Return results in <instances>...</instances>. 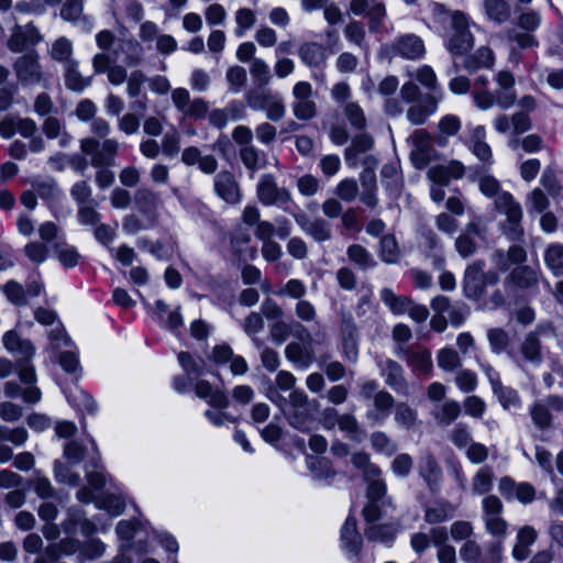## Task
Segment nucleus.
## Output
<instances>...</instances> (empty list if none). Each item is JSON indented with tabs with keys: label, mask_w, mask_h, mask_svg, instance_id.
<instances>
[{
	"label": "nucleus",
	"mask_w": 563,
	"mask_h": 563,
	"mask_svg": "<svg viewBox=\"0 0 563 563\" xmlns=\"http://www.w3.org/2000/svg\"><path fill=\"white\" fill-rule=\"evenodd\" d=\"M143 529L144 525L137 520H121L115 527L119 538L126 541L132 540Z\"/></svg>",
	"instance_id": "69168bd1"
},
{
	"label": "nucleus",
	"mask_w": 563,
	"mask_h": 563,
	"mask_svg": "<svg viewBox=\"0 0 563 563\" xmlns=\"http://www.w3.org/2000/svg\"><path fill=\"white\" fill-rule=\"evenodd\" d=\"M495 207L506 214V221L515 222L522 220L521 206L515 201L512 195L507 191L500 192L497 196Z\"/></svg>",
	"instance_id": "c85d7f7f"
},
{
	"label": "nucleus",
	"mask_w": 563,
	"mask_h": 563,
	"mask_svg": "<svg viewBox=\"0 0 563 563\" xmlns=\"http://www.w3.org/2000/svg\"><path fill=\"white\" fill-rule=\"evenodd\" d=\"M307 464L312 478L316 481L332 479L335 476L330 461L324 457L310 456L307 459Z\"/></svg>",
	"instance_id": "e433bc0d"
},
{
	"label": "nucleus",
	"mask_w": 563,
	"mask_h": 563,
	"mask_svg": "<svg viewBox=\"0 0 563 563\" xmlns=\"http://www.w3.org/2000/svg\"><path fill=\"white\" fill-rule=\"evenodd\" d=\"M3 291L10 302L15 306H25L27 299L25 298V289L21 284L14 280L8 282L3 286Z\"/></svg>",
	"instance_id": "0e129e2a"
},
{
	"label": "nucleus",
	"mask_w": 563,
	"mask_h": 563,
	"mask_svg": "<svg viewBox=\"0 0 563 563\" xmlns=\"http://www.w3.org/2000/svg\"><path fill=\"white\" fill-rule=\"evenodd\" d=\"M494 472L490 466L481 467L473 477L472 488L474 494H487L493 487Z\"/></svg>",
	"instance_id": "a18cd8bd"
},
{
	"label": "nucleus",
	"mask_w": 563,
	"mask_h": 563,
	"mask_svg": "<svg viewBox=\"0 0 563 563\" xmlns=\"http://www.w3.org/2000/svg\"><path fill=\"white\" fill-rule=\"evenodd\" d=\"M398 531L399 528L395 523H373L364 529V534L368 541L390 543Z\"/></svg>",
	"instance_id": "bb28decb"
},
{
	"label": "nucleus",
	"mask_w": 563,
	"mask_h": 563,
	"mask_svg": "<svg viewBox=\"0 0 563 563\" xmlns=\"http://www.w3.org/2000/svg\"><path fill=\"white\" fill-rule=\"evenodd\" d=\"M382 181L389 191H399L401 187V175L397 163L385 164L380 170Z\"/></svg>",
	"instance_id": "49530a36"
},
{
	"label": "nucleus",
	"mask_w": 563,
	"mask_h": 563,
	"mask_svg": "<svg viewBox=\"0 0 563 563\" xmlns=\"http://www.w3.org/2000/svg\"><path fill=\"white\" fill-rule=\"evenodd\" d=\"M485 262L477 260L468 264L464 271L462 286L467 299L479 300L485 294L484 284Z\"/></svg>",
	"instance_id": "423d86ee"
},
{
	"label": "nucleus",
	"mask_w": 563,
	"mask_h": 563,
	"mask_svg": "<svg viewBox=\"0 0 563 563\" xmlns=\"http://www.w3.org/2000/svg\"><path fill=\"white\" fill-rule=\"evenodd\" d=\"M80 150L90 156V164L93 167H110L115 165L119 143L113 139H107L100 143L93 137H87L81 140Z\"/></svg>",
	"instance_id": "20e7f679"
},
{
	"label": "nucleus",
	"mask_w": 563,
	"mask_h": 563,
	"mask_svg": "<svg viewBox=\"0 0 563 563\" xmlns=\"http://www.w3.org/2000/svg\"><path fill=\"white\" fill-rule=\"evenodd\" d=\"M27 483L42 499H51L56 496V489L53 487L51 481L40 471H34Z\"/></svg>",
	"instance_id": "79ce46f5"
},
{
	"label": "nucleus",
	"mask_w": 563,
	"mask_h": 563,
	"mask_svg": "<svg viewBox=\"0 0 563 563\" xmlns=\"http://www.w3.org/2000/svg\"><path fill=\"white\" fill-rule=\"evenodd\" d=\"M256 194L258 200L265 206H284L291 201V195L288 189L278 187L272 174H265L261 177Z\"/></svg>",
	"instance_id": "39448f33"
},
{
	"label": "nucleus",
	"mask_w": 563,
	"mask_h": 563,
	"mask_svg": "<svg viewBox=\"0 0 563 563\" xmlns=\"http://www.w3.org/2000/svg\"><path fill=\"white\" fill-rule=\"evenodd\" d=\"M341 336L344 357L355 363L358 356V331L350 313L341 314Z\"/></svg>",
	"instance_id": "f8f14e48"
},
{
	"label": "nucleus",
	"mask_w": 563,
	"mask_h": 563,
	"mask_svg": "<svg viewBox=\"0 0 563 563\" xmlns=\"http://www.w3.org/2000/svg\"><path fill=\"white\" fill-rule=\"evenodd\" d=\"M438 98L432 95H426L419 103L411 106L407 111V119L416 125L423 124L428 117L437 111Z\"/></svg>",
	"instance_id": "412c9836"
},
{
	"label": "nucleus",
	"mask_w": 563,
	"mask_h": 563,
	"mask_svg": "<svg viewBox=\"0 0 563 563\" xmlns=\"http://www.w3.org/2000/svg\"><path fill=\"white\" fill-rule=\"evenodd\" d=\"M486 229L477 221L468 222L455 239V250L463 258L473 256L477 249L478 243L476 239H485Z\"/></svg>",
	"instance_id": "6e6552de"
},
{
	"label": "nucleus",
	"mask_w": 563,
	"mask_h": 563,
	"mask_svg": "<svg viewBox=\"0 0 563 563\" xmlns=\"http://www.w3.org/2000/svg\"><path fill=\"white\" fill-rule=\"evenodd\" d=\"M419 474L431 493L439 490L442 471L432 454H426L421 457L419 462Z\"/></svg>",
	"instance_id": "aec40b11"
},
{
	"label": "nucleus",
	"mask_w": 563,
	"mask_h": 563,
	"mask_svg": "<svg viewBox=\"0 0 563 563\" xmlns=\"http://www.w3.org/2000/svg\"><path fill=\"white\" fill-rule=\"evenodd\" d=\"M495 56L488 46L477 48L473 54L464 57V66L468 70L490 68L494 66Z\"/></svg>",
	"instance_id": "7c9ffc66"
},
{
	"label": "nucleus",
	"mask_w": 563,
	"mask_h": 563,
	"mask_svg": "<svg viewBox=\"0 0 563 563\" xmlns=\"http://www.w3.org/2000/svg\"><path fill=\"white\" fill-rule=\"evenodd\" d=\"M33 188L40 198L48 201L49 203L56 202L62 196V190L53 179L36 181L33 185Z\"/></svg>",
	"instance_id": "3c124183"
},
{
	"label": "nucleus",
	"mask_w": 563,
	"mask_h": 563,
	"mask_svg": "<svg viewBox=\"0 0 563 563\" xmlns=\"http://www.w3.org/2000/svg\"><path fill=\"white\" fill-rule=\"evenodd\" d=\"M55 253L62 265L67 268L75 267L80 258V255L77 252V250L73 246L67 245L66 243L56 244Z\"/></svg>",
	"instance_id": "bf43d9fd"
},
{
	"label": "nucleus",
	"mask_w": 563,
	"mask_h": 563,
	"mask_svg": "<svg viewBox=\"0 0 563 563\" xmlns=\"http://www.w3.org/2000/svg\"><path fill=\"white\" fill-rule=\"evenodd\" d=\"M134 203L137 211L146 217L148 227H154L158 218L161 199L158 194L148 188H140L134 194Z\"/></svg>",
	"instance_id": "4468645a"
},
{
	"label": "nucleus",
	"mask_w": 563,
	"mask_h": 563,
	"mask_svg": "<svg viewBox=\"0 0 563 563\" xmlns=\"http://www.w3.org/2000/svg\"><path fill=\"white\" fill-rule=\"evenodd\" d=\"M82 0H66L60 9V16L66 21L82 22L88 29L91 23L88 18L82 15Z\"/></svg>",
	"instance_id": "c03bdc74"
},
{
	"label": "nucleus",
	"mask_w": 563,
	"mask_h": 563,
	"mask_svg": "<svg viewBox=\"0 0 563 563\" xmlns=\"http://www.w3.org/2000/svg\"><path fill=\"white\" fill-rule=\"evenodd\" d=\"M380 298L395 314L405 313L411 305V299L409 297L398 296L389 288L382 289Z\"/></svg>",
	"instance_id": "a19ab883"
},
{
	"label": "nucleus",
	"mask_w": 563,
	"mask_h": 563,
	"mask_svg": "<svg viewBox=\"0 0 563 563\" xmlns=\"http://www.w3.org/2000/svg\"><path fill=\"white\" fill-rule=\"evenodd\" d=\"M48 339L49 344L47 349L54 354H57L62 347L70 346L73 344L60 322H58L57 325L48 332Z\"/></svg>",
	"instance_id": "09e8293b"
},
{
	"label": "nucleus",
	"mask_w": 563,
	"mask_h": 563,
	"mask_svg": "<svg viewBox=\"0 0 563 563\" xmlns=\"http://www.w3.org/2000/svg\"><path fill=\"white\" fill-rule=\"evenodd\" d=\"M380 260L387 264H396L400 260V249L393 234L382 236L379 242Z\"/></svg>",
	"instance_id": "c9c22d12"
},
{
	"label": "nucleus",
	"mask_w": 563,
	"mask_h": 563,
	"mask_svg": "<svg viewBox=\"0 0 563 563\" xmlns=\"http://www.w3.org/2000/svg\"><path fill=\"white\" fill-rule=\"evenodd\" d=\"M366 16L369 19V31L377 32L386 16L385 4L382 1H372Z\"/></svg>",
	"instance_id": "680f3d73"
},
{
	"label": "nucleus",
	"mask_w": 563,
	"mask_h": 563,
	"mask_svg": "<svg viewBox=\"0 0 563 563\" xmlns=\"http://www.w3.org/2000/svg\"><path fill=\"white\" fill-rule=\"evenodd\" d=\"M195 394L211 408H229L230 399L223 389L213 387L208 380L200 379L195 384Z\"/></svg>",
	"instance_id": "f3484780"
},
{
	"label": "nucleus",
	"mask_w": 563,
	"mask_h": 563,
	"mask_svg": "<svg viewBox=\"0 0 563 563\" xmlns=\"http://www.w3.org/2000/svg\"><path fill=\"white\" fill-rule=\"evenodd\" d=\"M474 45L470 19L462 11H453L450 18L448 49L453 56H464Z\"/></svg>",
	"instance_id": "7ed1b4c3"
},
{
	"label": "nucleus",
	"mask_w": 563,
	"mask_h": 563,
	"mask_svg": "<svg viewBox=\"0 0 563 563\" xmlns=\"http://www.w3.org/2000/svg\"><path fill=\"white\" fill-rule=\"evenodd\" d=\"M538 274L530 266H518L514 268L505 278V286L517 287L521 289L531 288L538 285Z\"/></svg>",
	"instance_id": "5701e85b"
},
{
	"label": "nucleus",
	"mask_w": 563,
	"mask_h": 563,
	"mask_svg": "<svg viewBox=\"0 0 563 563\" xmlns=\"http://www.w3.org/2000/svg\"><path fill=\"white\" fill-rule=\"evenodd\" d=\"M232 140L240 146L239 157L247 170L254 174L266 167V154L253 145V132L249 126L238 125L232 131Z\"/></svg>",
	"instance_id": "f03ea898"
},
{
	"label": "nucleus",
	"mask_w": 563,
	"mask_h": 563,
	"mask_svg": "<svg viewBox=\"0 0 563 563\" xmlns=\"http://www.w3.org/2000/svg\"><path fill=\"white\" fill-rule=\"evenodd\" d=\"M2 342L4 347L10 353L16 355L19 360H31L34 355L35 349L31 341L20 338L14 330L5 332L2 338Z\"/></svg>",
	"instance_id": "4be33fe9"
},
{
	"label": "nucleus",
	"mask_w": 563,
	"mask_h": 563,
	"mask_svg": "<svg viewBox=\"0 0 563 563\" xmlns=\"http://www.w3.org/2000/svg\"><path fill=\"white\" fill-rule=\"evenodd\" d=\"M262 108L258 110H265L267 119L278 122L285 115V106L282 101V98L277 95H273L267 101L262 103Z\"/></svg>",
	"instance_id": "6e6d98bb"
},
{
	"label": "nucleus",
	"mask_w": 563,
	"mask_h": 563,
	"mask_svg": "<svg viewBox=\"0 0 563 563\" xmlns=\"http://www.w3.org/2000/svg\"><path fill=\"white\" fill-rule=\"evenodd\" d=\"M178 361L181 365L184 372L188 377H192L194 379L201 376L203 372V361H196L192 355L188 352H180L178 354Z\"/></svg>",
	"instance_id": "4d7b16f0"
},
{
	"label": "nucleus",
	"mask_w": 563,
	"mask_h": 563,
	"mask_svg": "<svg viewBox=\"0 0 563 563\" xmlns=\"http://www.w3.org/2000/svg\"><path fill=\"white\" fill-rule=\"evenodd\" d=\"M294 219L299 228L316 242H325L332 238L331 224L322 218H310L306 213H296Z\"/></svg>",
	"instance_id": "ddd939ff"
},
{
	"label": "nucleus",
	"mask_w": 563,
	"mask_h": 563,
	"mask_svg": "<svg viewBox=\"0 0 563 563\" xmlns=\"http://www.w3.org/2000/svg\"><path fill=\"white\" fill-rule=\"evenodd\" d=\"M544 262L555 276L563 275V245L553 243L544 252Z\"/></svg>",
	"instance_id": "37998d69"
},
{
	"label": "nucleus",
	"mask_w": 563,
	"mask_h": 563,
	"mask_svg": "<svg viewBox=\"0 0 563 563\" xmlns=\"http://www.w3.org/2000/svg\"><path fill=\"white\" fill-rule=\"evenodd\" d=\"M282 411L288 423L301 431L308 432L313 422L312 402L308 396L300 389L290 391L288 399L283 398L279 404Z\"/></svg>",
	"instance_id": "f257e3e1"
},
{
	"label": "nucleus",
	"mask_w": 563,
	"mask_h": 563,
	"mask_svg": "<svg viewBox=\"0 0 563 563\" xmlns=\"http://www.w3.org/2000/svg\"><path fill=\"white\" fill-rule=\"evenodd\" d=\"M294 97L296 101L292 104V111L297 119L308 121L316 117L317 106L311 100V86L308 82L300 81L294 87Z\"/></svg>",
	"instance_id": "9d476101"
},
{
	"label": "nucleus",
	"mask_w": 563,
	"mask_h": 563,
	"mask_svg": "<svg viewBox=\"0 0 563 563\" xmlns=\"http://www.w3.org/2000/svg\"><path fill=\"white\" fill-rule=\"evenodd\" d=\"M487 339L493 352L497 354L506 351L510 342L508 333L501 328H493L488 330Z\"/></svg>",
	"instance_id": "052dcab7"
},
{
	"label": "nucleus",
	"mask_w": 563,
	"mask_h": 563,
	"mask_svg": "<svg viewBox=\"0 0 563 563\" xmlns=\"http://www.w3.org/2000/svg\"><path fill=\"white\" fill-rule=\"evenodd\" d=\"M121 55L119 58L128 67L136 66L143 56V48L135 40L122 41L120 44Z\"/></svg>",
	"instance_id": "f704fd0d"
},
{
	"label": "nucleus",
	"mask_w": 563,
	"mask_h": 563,
	"mask_svg": "<svg viewBox=\"0 0 563 563\" xmlns=\"http://www.w3.org/2000/svg\"><path fill=\"white\" fill-rule=\"evenodd\" d=\"M396 354L402 357L409 366L419 371L421 374H429L432 369L431 353L419 346H398Z\"/></svg>",
	"instance_id": "2eb2a0df"
},
{
	"label": "nucleus",
	"mask_w": 563,
	"mask_h": 563,
	"mask_svg": "<svg viewBox=\"0 0 563 563\" xmlns=\"http://www.w3.org/2000/svg\"><path fill=\"white\" fill-rule=\"evenodd\" d=\"M455 507L448 500L440 499L426 506L424 521L429 525L441 523L454 516Z\"/></svg>",
	"instance_id": "393cba45"
},
{
	"label": "nucleus",
	"mask_w": 563,
	"mask_h": 563,
	"mask_svg": "<svg viewBox=\"0 0 563 563\" xmlns=\"http://www.w3.org/2000/svg\"><path fill=\"white\" fill-rule=\"evenodd\" d=\"M54 476L60 484L78 486L80 483L79 474L71 472L69 466L60 461H55L54 463Z\"/></svg>",
	"instance_id": "13d9d810"
},
{
	"label": "nucleus",
	"mask_w": 563,
	"mask_h": 563,
	"mask_svg": "<svg viewBox=\"0 0 563 563\" xmlns=\"http://www.w3.org/2000/svg\"><path fill=\"white\" fill-rule=\"evenodd\" d=\"M347 258L350 262L358 266L361 269L373 268L376 265V261L372 254L361 244H352L346 251Z\"/></svg>",
	"instance_id": "58836bf2"
},
{
	"label": "nucleus",
	"mask_w": 563,
	"mask_h": 563,
	"mask_svg": "<svg viewBox=\"0 0 563 563\" xmlns=\"http://www.w3.org/2000/svg\"><path fill=\"white\" fill-rule=\"evenodd\" d=\"M269 77L266 73H252V86L250 87L246 101L252 109L262 108V103L273 96L267 88Z\"/></svg>",
	"instance_id": "a211bd4d"
},
{
	"label": "nucleus",
	"mask_w": 563,
	"mask_h": 563,
	"mask_svg": "<svg viewBox=\"0 0 563 563\" xmlns=\"http://www.w3.org/2000/svg\"><path fill=\"white\" fill-rule=\"evenodd\" d=\"M485 129L484 126H477L472 135V152L483 163L489 165L492 161L490 146L484 142Z\"/></svg>",
	"instance_id": "ea45409f"
},
{
	"label": "nucleus",
	"mask_w": 563,
	"mask_h": 563,
	"mask_svg": "<svg viewBox=\"0 0 563 563\" xmlns=\"http://www.w3.org/2000/svg\"><path fill=\"white\" fill-rule=\"evenodd\" d=\"M487 18L496 23L506 22L511 14L510 5L506 0H483Z\"/></svg>",
	"instance_id": "72a5a7b5"
},
{
	"label": "nucleus",
	"mask_w": 563,
	"mask_h": 563,
	"mask_svg": "<svg viewBox=\"0 0 563 563\" xmlns=\"http://www.w3.org/2000/svg\"><path fill=\"white\" fill-rule=\"evenodd\" d=\"M341 542L343 548L354 558H358L362 550V536L357 530L354 517H347L341 529Z\"/></svg>",
	"instance_id": "6ab92c4d"
},
{
	"label": "nucleus",
	"mask_w": 563,
	"mask_h": 563,
	"mask_svg": "<svg viewBox=\"0 0 563 563\" xmlns=\"http://www.w3.org/2000/svg\"><path fill=\"white\" fill-rule=\"evenodd\" d=\"M374 141L368 134H358L349 147L345 148L344 157L346 163L355 167L357 165L358 154L366 153L373 147Z\"/></svg>",
	"instance_id": "c756f323"
},
{
	"label": "nucleus",
	"mask_w": 563,
	"mask_h": 563,
	"mask_svg": "<svg viewBox=\"0 0 563 563\" xmlns=\"http://www.w3.org/2000/svg\"><path fill=\"white\" fill-rule=\"evenodd\" d=\"M51 55L56 60L65 62L67 70H75V68L78 67V63L70 59L71 43L65 37H60L54 42Z\"/></svg>",
	"instance_id": "4c0bfd02"
},
{
	"label": "nucleus",
	"mask_w": 563,
	"mask_h": 563,
	"mask_svg": "<svg viewBox=\"0 0 563 563\" xmlns=\"http://www.w3.org/2000/svg\"><path fill=\"white\" fill-rule=\"evenodd\" d=\"M373 405L374 410L368 411L366 417L374 422H382L394 407L395 398L390 393L380 389L379 393L375 395Z\"/></svg>",
	"instance_id": "a878e982"
},
{
	"label": "nucleus",
	"mask_w": 563,
	"mask_h": 563,
	"mask_svg": "<svg viewBox=\"0 0 563 563\" xmlns=\"http://www.w3.org/2000/svg\"><path fill=\"white\" fill-rule=\"evenodd\" d=\"M413 150L410 153L412 164L418 169H423L432 159L434 150L431 145V135L427 130H416L410 136Z\"/></svg>",
	"instance_id": "1a4fd4ad"
},
{
	"label": "nucleus",
	"mask_w": 563,
	"mask_h": 563,
	"mask_svg": "<svg viewBox=\"0 0 563 563\" xmlns=\"http://www.w3.org/2000/svg\"><path fill=\"white\" fill-rule=\"evenodd\" d=\"M533 423L539 429H548L551 426V413L543 402H536L530 409Z\"/></svg>",
	"instance_id": "774afa93"
},
{
	"label": "nucleus",
	"mask_w": 563,
	"mask_h": 563,
	"mask_svg": "<svg viewBox=\"0 0 563 563\" xmlns=\"http://www.w3.org/2000/svg\"><path fill=\"white\" fill-rule=\"evenodd\" d=\"M214 190L225 202L234 205L241 199V192L234 175L229 170H222L214 177Z\"/></svg>",
	"instance_id": "dca6fc26"
},
{
	"label": "nucleus",
	"mask_w": 563,
	"mask_h": 563,
	"mask_svg": "<svg viewBox=\"0 0 563 563\" xmlns=\"http://www.w3.org/2000/svg\"><path fill=\"white\" fill-rule=\"evenodd\" d=\"M339 429L346 433L347 437L354 441H361L364 432L353 413H341Z\"/></svg>",
	"instance_id": "8fccbe9b"
},
{
	"label": "nucleus",
	"mask_w": 563,
	"mask_h": 563,
	"mask_svg": "<svg viewBox=\"0 0 563 563\" xmlns=\"http://www.w3.org/2000/svg\"><path fill=\"white\" fill-rule=\"evenodd\" d=\"M494 79L498 82L500 88L506 90L496 97L497 104L504 109L511 107L516 101V95L508 91L515 84L511 73H496Z\"/></svg>",
	"instance_id": "473e14b6"
},
{
	"label": "nucleus",
	"mask_w": 563,
	"mask_h": 563,
	"mask_svg": "<svg viewBox=\"0 0 563 563\" xmlns=\"http://www.w3.org/2000/svg\"><path fill=\"white\" fill-rule=\"evenodd\" d=\"M460 404L454 400H448L442 405L440 412L435 415V419L441 424L449 426L460 416Z\"/></svg>",
	"instance_id": "338daca9"
},
{
	"label": "nucleus",
	"mask_w": 563,
	"mask_h": 563,
	"mask_svg": "<svg viewBox=\"0 0 563 563\" xmlns=\"http://www.w3.org/2000/svg\"><path fill=\"white\" fill-rule=\"evenodd\" d=\"M371 444L375 451H377L379 453H384L387 456H391L398 450L397 444L394 443L390 440V438L382 431H376V432L372 433Z\"/></svg>",
	"instance_id": "864d4df0"
},
{
	"label": "nucleus",
	"mask_w": 563,
	"mask_h": 563,
	"mask_svg": "<svg viewBox=\"0 0 563 563\" xmlns=\"http://www.w3.org/2000/svg\"><path fill=\"white\" fill-rule=\"evenodd\" d=\"M396 49L405 58L415 59L423 54L424 45L418 36L406 35L399 38Z\"/></svg>",
	"instance_id": "2f4dec72"
},
{
	"label": "nucleus",
	"mask_w": 563,
	"mask_h": 563,
	"mask_svg": "<svg viewBox=\"0 0 563 563\" xmlns=\"http://www.w3.org/2000/svg\"><path fill=\"white\" fill-rule=\"evenodd\" d=\"M508 355L521 366L522 362L540 365L543 362L542 344L538 331L528 332L519 346V354L508 351Z\"/></svg>",
	"instance_id": "0eeeda50"
},
{
	"label": "nucleus",
	"mask_w": 563,
	"mask_h": 563,
	"mask_svg": "<svg viewBox=\"0 0 563 563\" xmlns=\"http://www.w3.org/2000/svg\"><path fill=\"white\" fill-rule=\"evenodd\" d=\"M493 391L497 395L505 409H510L520 405L518 393L512 388L504 387L500 380H493Z\"/></svg>",
	"instance_id": "de8ad7c7"
},
{
	"label": "nucleus",
	"mask_w": 563,
	"mask_h": 563,
	"mask_svg": "<svg viewBox=\"0 0 563 563\" xmlns=\"http://www.w3.org/2000/svg\"><path fill=\"white\" fill-rule=\"evenodd\" d=\"M235 22L238 24L235 34L242 36L256 22L255 13L249 8H241L235 12Z\"/></svg>",
	"instance_id": "e2e57ef3"
},
{
	"label": "nucleus",
	"mask_w": 563,
	"mask_h": 563,
	"mask_svg": "<svg viewBox=\"0 0 563 563\" xmlns=\"http://www.w3.org/2000/svg\"><path fill=\"white\" fill-rule=\"evenodd\" d=\"M438 365L445 372H453L461 367L462 361L459 353L451 347H444L439 351L437 356Z\"/></svg>",
	"instance_id": "603ef678"
},
{
	"label": "nucleus",
	"mask_w": 563,
	"mask_h": 563,
	"mask_svg": "<svg viewBox=\"0 0 563 563\" xmlns=\"http://www.w3.org/2000/svg\"><path fill=\"white\" fill-rule=\"evenodd\" d=\"M98 202H91L78 207L77 219L81 225L95 227L101 220V214L97 211Z\"/></svg>",
	"instance_id": "5fc2aeb1"
},
{
	"label": "nucleus",
	"mask_w": 563,
	"mask_h": 563,
	"mask_svg": "<svg viewBox=\"0 0 563 563\" xmlns=\"http://www.w3.org/2000/svg\"><path fill=\"white\" fill-rule=\"evenodd\" d=\"M325 48L318 43H305L299 47V56L303 64L310 68H317L322 65L325 59Z\"/></svg>",
	"instance_id": "cd10ccee"
},
{
	"label": "nucleus",
	"mask_w": 563,
	"mask_h": 563,
	"mask_svg": "<svg viewBox=\"0 0 563 563\" xmlns=\"http://www.w3.org/2000/svg\"><path fill=\"white\" fill-rule=\"evenodd\" d=\"M378 365L380 367L382 375L385 377V384L396 394L408 397L410 394L409 383L405 377L402 366L391 358H387Z\"/></svg>",
	"instance_id": "9b49d317"
},
{
	"label": "nucleus",
	"mask_w": 563,
	"mask_h": 563,
	"mask_svg": "<svg viewBox=\"0 0 563 563\" xmlns=\"http://www.w3.org/2000/svg\"><path fill=\"white\" fill-rule=\"evenodd\" d=\"M285 355L288 361L299 368H307L314 361L312 347L299 342L289 343L285 349Z\"/></svg>",
	"instance_id": "b1692460"
}]
</instances>
